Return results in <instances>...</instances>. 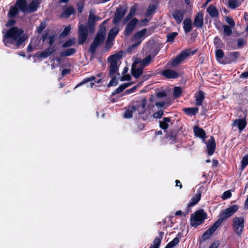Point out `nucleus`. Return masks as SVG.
I'll use <instances>...</instances> for the list:
<instances>
[{"label":"nucleus","instance_id":"obj_1","mask_svg":"<svg viewBox=\"0 0 248 248\" xmlns=\"http://www.w3.org/2000/svg\"><path fill=\"white\" fill-rule=\"evenodd\" d=\"M23 32L22 29L16 27L10 28L3 35L4 45L9 47L13 45L15 46L14 48H18L26 40Z\"/></svg>","mask_w":248,"mask_h":248},{"label":"nucleus","instance_id":"obj_2","mask_svg":"<svg viewBox=\"0 0 248 248\" xmlns=\"http://www.w3.org/2000/svg\"><path fill=\"white\" fill-rule=\"evenodd\" d=\"M122 56L123 52H119L108 58V61L109 62L108 66V75L109 76L114 77L118 73L119 67L121 63V59Z\"/></svg>","mask_w":248,"mask_h":248},{"label":"nucleus","instance_id":"obj_3","mask_svg":"<svg viewBox=\"0 0 248 248\" xmlns=\"http://www.w3.org/2000/svg\"><path fill=\"white\" fill-rule=\"evenodd\" d=\"M39 4V0H32L29 4L26 0H18L15 4L23 13H32L37 10Z\"/></svg>","mask_w":248,"mask_h":248},{"label":"nucleus","instance_id":"obj_4","mask_svg":"<svg viewBox=\"0 0 248 248\" xmlns=\"http://www.w3.org/2000/svg\"><path fill=\"white\" fill-rule=\"evenodd\" d=\"M106 31V27L100 25V29L90 48V52L92 53L93 54L95 52L96 48L104 42L105 39Z\"/></svg>","mask_w":248,"mask_h":248},{"label":"nucleus","instance_id":"obj_5","mask_svg":"<svg viewBox=\"0 0 248 248\" xmlns=\"http://www.w3.org/2000/svg\"><path fill=\"white\" fill-rule=\"evenodd\" d=\"M106 31V27L100 25V29L90 48V52L92 53L93 54L95 52L96 48L104 42L105 39Z\"/></svg>","mask_w":248,"mask_h":248},{"label":"nucleus","instance_id":"obj_6","mask_svg":"<svg viewBox=\"0 0 248 248\" xmlns=\"http://www.w3.org/2000/svg\"><path fill=\"white\" fill-rule=\"evenodd\" d=\"M238 209V206L237 205L230 206L220 213L219 218L215 222L219 226L223 221L233 215Z\"/></svg>","mask_w":248,"mask_h":248},{"label":"nucleus","instance_id":"obj_7","mask_svg":"<svg viewBox=\"0 0 248 248\" xmlns=\"http://www.w3.org/2000/svg\"><path fill=\"white\" fill-rule=\"evenodd\" d=\"M206 217V214L203 210H201L192 214L190 223L192 226L197 227L203 222Z\"/></svg>","mask_w":248,"mask_h":248},{"label":"nucleus","instance_id":"obj_8","mask_svg":"<svg viewBox=\"0 0 248 248\" xmlns=\"http://www.w3.org/2000/svg\"><path fill=\"white\" fill-rule=\"evenodd\" d=\"M195 53V51H192L190 49H186L182 51L174 59L170 62L171 67H175L190 55H193Z\"/></svg>","mask_w":248,"mask_h":248},{"label":"nucleus","instance_id":"obj_9","mask_svg":"<svg viewBox=\"0 0 248 248\" xmlns=\"http://www.w3.org/2000/svg\"><path fill=\"white\" fill-rule=\"evenodd\" d=\"M146 32L147 30L143 29L135 34L133 40L136 41V43L129 47L130 49L131 50L134 48L141 44V42L146 37Z\"/></svg>","mask_w":248,"mask_h":248},{"label":"nucleus","instance_id":"obj_10","mask_svg":"<svg viewBox=\"0 0 248 248\" xmlns=\"http://www.w3.org/2000/svg\"><path fill=\"white\" fill-rule=\"evenodd\" d=\"M244 220L242 217L233 218V228L234 231L238 235L241 234L244 229Z\"/></svg>","mask_w":248,"mask_h":248},{"label":"nucleus","instance_id":"obj_11","mask_svg":"<svg viewBox=\"0 0 248 248\" xmlns=\"http://www.w3.org/2000/svg\"><path fill=\"white\" fill-rule=\"evenodd\" d=\"M88 36V30L86 26L80 25L78 28V39L79 44H83L86 40Z\"/></svg>","mask_w":248,"mask_h":248},{"label":"nucleus","instance_id":"obj_12","mask_svg":"<svg viewBox=\"0 0 248 248\" xmlns=\"http://www.w3.org/2000/svg\"><path fill=\"white\" fill-rule=\"evenodd\" d=\"M139 62L138 60H136L134 63L132 64L131 72L132 74L135 78H139L141 76L143 73L144 67L139 64Z\"/></svg>","mask_w":248,"mask_h":248},{"label":"nucleus","instance_id":"obj_13","mask_svg":"<svg viewBox=\"0 0 248 248\" xmlns=\"http://www.w3.org/2000/svg\"><path fill=\"white\" fill-rule=\"evenodd\" d=\"M219 226L215 222L207 230H206L201 237V239L204 241L208 239L210 236L217 230Z\"/></svg>","mask_w":248,"mask_h":248},{"label":"nucleus","instance_id":"obj_14","mask_svg":"<svg viewBox=\"0 0 248 248\" xmlns=\"http://www.w3.org/2000/svg\"><path fill=\"white\" fill-rule=\"evenodd\" d=\"M126 12V9L124 7H119L116 10L113 19L114 24L118 23L122 19Z\"/></svg>","mask_w":248,"mask_h":248},{"label":"nucleus","instance_id":"obj_15","mask_svg":"<svg viewBox=\"0 0 248 248\" xmlns=\"http://www.w3.org/2000/svg\"><path fill=\"white\" fill-rule=\"evenodd\" d=\"M138 22V20L136 18H134L128 23L124 29V35L125 36H128L131 33L135 28Z\"/></svg>","mask_w":248,"mask_h":248},{"label":"nucleus","instance_id":"obj_16","mask_svg":"<svg viewBox=\"0 0 248 248\" xmlns=\"http://www.w3.org/2000/svg\"><path fill=\"white\" fill-rule=\"evenodd\" d=\"M207 146V152L209 155H212L216 148V142L214 138L211 137L210 139L206 142Z\"/></svg>","mask_w":248,"mask_h":248},{"label":"nucleus","instance_id":"obj_17","mask_svg":"<svg viewBox=\"0 0 248 248\" xmlns=\"http://www.w3.org/2000/svg\"><path fill=\"white\" fill-rule=\"evenodd\" d=\"M55 51V47L50 46L42 52H38L36 53V56L38 58H41L46 59L52 54Z\"/></svg>","mask_w":248,"mask_h":248},{"label":"nucleus","instance_id":"obj_18","mask_svg":"<svg viewBox=\"0 0 248 248\" xmlns=\"http://www.w3.org/2000/svg\"><path fill=\"white\" fill-rule=\"evenodd\" d=\"M99 19V17L94 16L93 11L90 12L89 16L88 21V26L90 29H92L94 28L95 22Z\"/></svg>","mask_w":248,"mask_h":248},{"label":"nucleus","instance_id":"obj_19","mask_svg":"<svg viewBox=\"0 0 248 248\" xmlns=\"http://www.w3.org/2000/svg\"><path fill=\"white\" fill-rule=\"evenodd\" d=\"M162 75L167 78L175 79L179 77V74L171 69H166L163 71Z\"/></svg>","mask_w":248,"mask_h":248},{"label":"nucleus","instance_id":"obj_20","mask_svg":"<svg viewBox=\"0 0 248 248\" xmlns=\"http://www.w3.org/2000/svg\"><path fill=\"white\" fill-rule=\"evenodd\" d=\"M185 15L184 10H175L172 13V16L178 24L180 23L183 20Z\"/></svg>","mask_w":248,"mask_h":248},{"label":"nucleus","instance_id":"obj_21","mask_svg":"<svg viewBox=\"0 0 248 248\" xmlns=\"http://www.w3.org/2000/svg\"><path fill=\"white\" fill-rule=\"evenodd\" d=\"M203 15L202 13L200 12L195 18L193 25L198 28H201L203 24Z\"/></svg>","mask_w":248,"mask_h":248},{"label":"nucleus","instance_id":"obj_22","mask_svg":"<svg viewBox=\"0 0 248 248\" xmlns=\"http://www.w3.org/2000/svg\"><path fill=\"white\" fill-rule=\"evenodd\" d=\"M232 124L234 126H237L239 132L241 133L246 126L247 122L244 119H236L234 121Z\"/></svg>","mask_w":248,"mask_h":248},{"label":"nucleus","instance_id":"obj_23","mask_svg":"<svg viewBox=\"0 0 248 248\" xmlns=\"http://www.w3.org/2000/svg\"><path fill=\"white\" fill-rule=\"evenodd\" d=\"M202 191L198 189L194 196L192 197L190 202L188 204L189 206H192L197 204L201 198Z\"/></svg>","mask_w":248,"mask_h":248},{"label":"nucleus","instance_id":"obj_24","mask_svg":"<svg viewBox=\"0 0 248 248\" xmlns=\"http://www.w3.org/2000/svg\"><path fill=\"white\" fill-rule=\"evenodd\" d=\"M196 105L197 106H202V101L205 98L204 93L202 91H199L195 94Z\"/></svg>","mask_w":248,"mask_h":248},{"label":"nucleus","instance_id":"obj_25","mask_svg":"<svg viewBox=\"0 0 248 248\" xmlns=\"http://www.w3.org/2000/svg\"><path fill=\"white\" fill-rule=\"evenodd\" d=\"M146 100L143 99L140 102L136 108L137 115L143 114L145 111Z\"/></svg>","mask_w":248,"mask_h":248},{"label":"nucleus","instance_id":"obj_26","mask_svg":"<svg viewBox=\"0 0 248 248\" xmlns=\"http://www.w3.org/2000/svg\"><path fill=\"white\" fill-rule=\"evenodd\" d=\"M194 132L195 135L201 139H202V141L205 142V139L206 138V134L205 131L198 126H195L194 127Z\"/></svg>","mask_w":248,"mask_h":248},{"label":"nucleus","instance_id":"obj_27","mask_svg":"<svg viewBox=\"0 0 248 248\" xmlns=\"http://www.w3.org/2000/svg\"><path fill=\"white\" fill-rule=\"evenodd\" d=\"M133 114L137 116L136 108L135 106L129 107L124 113V117L127 119L131 118L133 116Z\"/></svg>","mask_w":248,"mask_h":248},{"label":"nucleus","instance_id":"obj_28","mask_svg":"<svg viewBox=\"0 0 248 248\" xmlns=\"http://www.w3.org/2000/svg\"><path fill=\"white\" fill-rule=\"evenodd\" d=\"M170 123L172 124L171 119L168 117H164L162 121H159V126L162 129L166 130L169 127Z\"/></svg>","mask_w":248,"mask_h":248},{"label":"nucleus","instance_id":"obj_29","mask_svg":"<svg viewBox=\"0 0 248 248\" xmlns=\"http://www.w3.org/2000/svg\"><path fill=\"white\" fill-rule=\"evenodd\" d=\"M119 30L118 27H114L111 29L108 33V41L109 40H113L119 32Z\"/></svg>","mask_w":248,"mask_h":248},{"label":"nucleus","instance_id":"obj_30","mask_svg":"<svg viewBox=\"0 0 248 248\" xmlns=\"http://www.w3.org/2000/svg\"><path fill=\"white\" fill-rule=\"evenodd\" d=\"M183 24L185 33H187L192 30L191 21L190 19H186L183 22Z\"/></svg>","mask_w":248,"mask_h":248},{"label":"nucleus","instance_id":"obj_31","mask_svg":"<svg viewBox=\"0 0 248 248\" xmlns=\"http://www.w3.org/2000/svg\"><path fill=\"white\" fill-rule=\"evenodd\" d=\"M164 232H160L159 233V236L156 237L154 240L153 243L152 245V246L155 247L156 248H159V247L161 244V240L162 239L163 236Z\"/></svg>","mask_w":248,"mask_h":248},{"label":"nucleus","instance_id":"obj_32","mask_svg":"<svg viewBox=\"0 0 248 248\" xmlns=\"http://www.w3.org/2000/svg\"><path fill=\"white\" fill-rule=\"evenodd\" d=\"M152 59L151 55H148L143 59L142 61L140 59H137V60L139 62V64L143 66V67H144L150 64Z\"/></svg>","mask_w":248,"mask_h":248},{"label":"nucleus","instance_id":"obj_33","mask_svg":"<svg viewBox=\"0 0 248 248\" xmlns=\"http://www.w3.org/2000/svg\"><path fill=\"white\" fill-rule=\"evenodd\" d=\"M184 112L188 115H194L198 112V108H186L183 109Z\"/></svg>","mask_w":248,"mask_h":248},{"label":"nucleus","instance_id":"obj_34","mask_svg":"<svg viewBox=\"0 0 248 248\" xmlns=\"http://www.w3.org/2000/svg\"><path fill=\"white\" fill-rule=\"evenodd\" d=\"M207 12L209 13L210 16L212 17H216L218 16V13L216 8L213 6H210L207 9Z\"/></svg>","mask_w":248,"mask_h":248},{"label":"nucleus","instance_id":"obj_35","mask_svg":"<svg viewBox=\"0 0 248 248\" xmlns=\"http://www.w3.org/2000/svg\"><path fill=\"white\" fill-rule=\"evenodd\" d=\"M76 51V50L74 48H70L67 49L61 52L60 55L61 57H67L70 56L74 54Z\"/></svg>","mask_w":248,"mask_h":248},{"label":"nucleus","instance_id":"obj_36","mask_svg":"<svg viewBox=\"0 0 248 248\" xmlns=\"http://www.w3.org/2000/svg\"><path fill=\"white\" fill-rule=\"evenodd\" d=\"M75 10L73 7H69L65 9L62 14V16L65 18H68L70 15L74 13Z\"/></svg>","mask_w":248,"mask_h":248},{"label":"nucleus","instance_id":"obj_37","mask_svg":"<svg viewBox=\"0 0 248 248\" xmlns=\"http://www.w3.org/2000/svg\"><path fill=\"white\" fill-rule=\"evenodd\" d=\"M132 84V83L123 84L115 90V91L112 93V95H114L123 92L126 88L129 87Z\"/></svg>","mask_w":248,"mask_h":248},{"label":"nucleus","instance_id":"obj_38","mask_svg":"<svg viewBox=\"0 0 248 248\" xmlns=\"http://www.w3.org/2000/svg\"><path fill=\"white\" fill-rule=\"evenodd\" d=\"M18 8L15 5L11 7L8 13V16L10 17H15L18 12Z\"/></svg>","mask_w":248,"mask_h":248},{"label":"nucleus","instance_id":"obj_39","mask_svg":"<svg viewBox=\"0 0 248 248\" xmlns=\"http://www.w3.org/2000/svg\"><path fill=\"white\" fill-rule=\"evenodd\" d=\"M179 242V239L178 237L174 238L169 243L165 248H174Z\"/></svg>","mask_w":248,"mask_h":248},{"label":"nucleus","instance_id":"obj_40","mask_svg":"<svg viewBox=\"0 0 248 248\" xmlns=\"http://www.w3.org/2000/svg\"><path fill=\"white\" fill-rule=\"evenodd\" d=\"M136 10V7L135 6H133L131 8L128 15L124 19V23L128 21L133 17V16L135 14Z\"/></svg>","mask_w":248,"mask_h":248},{"label":"nucleus","instance_id":"obj_41","mask_svg":"<svg viewBox=\"0 0 248 248\" xmlns=\"http://www.w3.org/2000/svg\"><path fill=\"white\" fill-rule=\"evenodd\" d=\"M76 41V38H73L71 39H69L63 43V44L62 45V47L66 48V47H68L72 46L75 44Z\"/></svg>","mask_w":248,"mask_h":248},{"label":"nucleus","instance_id":"obj_42","mask_svg":"<svg viewBox=\"0 0 248 248\" xmlns=\"http://www.w3.org/2000/svg\"><path fill=\"white\" fill-rule=\"evenodd\" d=\"M223 56L224 52L221 49H218L216 51V57L218 62H221V59L223 58Z\"/></svg>","mask_w":248,"mask_h":248},{"label":"nucleus","instance_id":"obj_43","mask_svg":"<svg viewBox=\"0 0 248 248\" xmlns=\"http://www.w3.org/2000/svg\"><path fill=\"white\" fill-rule=\"evenodd\" d=\"M239 2L238 0H229V7L232 9H234L239 6Z\"/></svg>","mask_w":248,"mask_h":248},{"label":"nucleus","instance_id":"obj_44","mask_svg":"<svg viewBox=\"0 0 248 248\" xmlns=\"http://www.w3.org/2000/svg\"><path fill=\"white\" fill-rule=\"evenodd\" d=\"M230 59L232 61L235 62L239 56V53L238 52H232L229 54Z\"/></svg>","mask_w":248,"mask_h":248},{"label":"nucleus","instance_id":"obj_45","mask_svg":"<svg viewBox=\"0 0 248 248\" xmlns=\"http://www.w3.org/2000/svg\"><path fill=\"white\" fill-rule=\"evenodd\" d=\"M241 169L244 170L248 165V154L245 155L241 161Z\"/></svg>","mask_w":248,"mask_h":248},{"label":"nucleus","instance_id":"obj_46","mask_svg":"<svg viewBox=\"0 0 248 248\" xmlns=\"http://www.w3.org/2000/svg\"><path fill=\"white\" fill-rule=\"evenodd\" d=\"M95 79V77L94 76H92L91 77H90V78H85L84 79V80H82V82H81L80 83L78 84L75 87V88L78 87V86H80L83 84H84L88 82H91V81H93L94 79Z\"/></svg>","mask_w":248,"mask_h":248},{"label":"nucleus","instance_id":"obj_47","mask_svg":"<svg viewBox=\"0 0 248 248\" xmlns=\"http://www.w3.org/2000/svg\"><path fill=\"white\" fill-rule=\"evenodd\" d=\"M178 35V33L176 32H172L168 34L167 36L168 42H173L174 38Z\"/></svg>","mask_w":248,"mask_h":248},{"label":"nucleus","instance_id":"obj_48","mask_svg":"<svg viewBox=\"0 0 248 248\" xmlns=\"http://www.w3.org/2000/svg\"><path fill=\"white\" fill-rule=\"evenodd\" d=\"M223 27L224 32L226 35L230 36L232 33V31L230 26L228 25H224Z\"/></svg>","mask_w":248,"mask_h":248},{"label":"nucleus","instance_id":"obj_49","mask_svg":"<svg viewBox=\"0 0 248 248\" xmlns=\"http://www.w3.org/2000/svg\"><path fill=\"white\" fill-rule=\"evenodd\" d=\"M182 93V90L179 87H175L174 88L173 95L175 98H178L180 96Z\"/></svg>","mask_w":248,"mask_h":248},{"label":"nucleus","instance_id":"obj_50","mask_svg":"<svg viewBox=\"0 0 248 248\" xmlns=\"http://www.w3.org/2000/svg\"><path fill=\"white\" fill-rule=\"evenodd\" d=\"M156 8V6L155 4L150 5L148 7L147 15L149 16L153 14Z\"/></svg>","mask_w":248,"mask_h":248},{"label":"nucleus","instance_id":"obj_51","mask_svg":"<svg viewBox=\"0 0 248 248\" xmlns=\"http://www.w3.org/2000/svg\"><path fill=\"white\" fill-rule=\"evenodd\" d=\"M46 27V22H41L40 25L37 27V32L39 33H41Z\"/></svg>","mask_w":248,"mask_h":248},{"label":"nucleus","instance_id":"obj_52","mask_svg":"<svg viewBox=\"0 0 248 248\" xmlns=\"http://www.w3.org/2000/svg\"><path fill=\"white\" fill-rule=\"evenodd\" d=\"M70 30H71L70 26H69L65 27V29H64V30L63 31L61 34V36L64 37V36H66L67 35H68L69 34Z\"/></svg>","mask_w":248,"mask_h":248},{"label":"nucleus","instance_id":"obj_53","mask_svg":"<svg viewBox=\"0 0 248 248\" xmlns=\"http://www.w3.org/2000/svg\"><path fill=\"white\" fill-rule=\"evenodd\" d=\"M163 115V111L162 110H160L159 111L155 113L153 115V117L154 118L160 119L161 118Z\"/></svg>","mask_w":248,"mask_h":248},{"label":"nucleus","instance_id":"obj_54","mask_svg":"<svg viewBox=\"0 0 248 248\" xmlns=\"http://www.w3.org/2000/svg\"><path fill=\"white\" fill-rule=\"evenodd\" d=\"M78 10L79 13H81L84 7V3L83 1H79L77 3Z\"/></svg>","mask_w":248,"mask_h":248},{"label":"nucleus","instance_id":"obj_55","mask_svg":"<svg viewBox=\"0 0 248 248\" xmlns=\"http://www.w3.org/2000/svg\"><path fill=\"white\" fill-rule=\"evenodd\" d=\"M232 196V193L230 191H225L222 196V198L223 199H227L228 198H229L231 197Z\"/></svg>","mask_w":248,"mask_h":248},{"label":"nucleus","instance_id":"obj_56","mask_svg":"<svg viewBox=\"0 0 248 248\" xmlns=\"http://www.w3.org/2000/svg\"><path fill=\"white\" fill-rule=\"evenodd\" d=\"M112 79L109 81L108 83V86H113L117 85V81L115 76L111 77Z\"/></svg>","mask_w":248,"mask_h":248},{"label":"nucleus","instance_id":"obj_57","mask_svg":"<svg viewBox=\"0 0 248 248\" xmlns=\"http://www.w3.org/2000/svg\"><path fill=\"white\" fill-rule=\"evenodd\" d=\"M48 39L49 40L48 44L50 46L53 45V44L54 43V42L55 41V40H56L55 36L54 35L49 36L48 37Z\"/></svg>","mask_w":248,"mask_h":248},{"label":"nucleus","instance_id":"obj_58","mask_svg":"<svg viewBox=\"0 0 248 248\" xmlns=\"http://www.w3.org/2000/svg\"><path fill=\"white\" fill-rule=\"evenodd\" d=\"M246 43L245 41L243 38H239L237 40V45L239 47H242Z\"/></svg>","mask_w":248,"mask_h":248},{"label":"nucleus","instance_id":"obj_59","mask_svg":"<svg viewBox=\"0 0 248 248\" xmlns=\"http://www.w3.org/2000/svg\"><path fill=\"white\" fill-rule=\"evenodd\" d=\"M131 79V77L129 74L127 75H123L122 77L121 78V81H125V80H129Z\"/></svg>","mask_w":248,"mask_h":248},{"label":"nucleus","instance_id":"obj_60","mask_svg":"<svg viewBox=\"0 0 248 248\" xmlns=\"http://www.w3.org/2000/svg\"><path fill=\"white\" fill-rule=\"evenodd\" d=\"M221 41L219 37H216L214 39V43L217 45V46H219L221 45Z\"/></svg>","mask_w":248,"mask_h":248},{"label":"nucleus","instance_id":"obj_61","mask_svg":"<svg viewBox=\"0 0 248 248\" xmlns=\"http://www.w3.org/2000/svg\"><path fill=\"white\" fill-rule=\"evenodd\" d=\"M226 22L232 26H234L235 25L234 22L232 18L227 17Z\"/></svg>","mask_w":248,"mask_h":248},{"label":"nucleus","instance_id":"obj_62","mask_svg":"<svg viewBox=\"0 0 248 248\" xmlns=\"http://www.w3.org/2000/svg\"><path fill=\"white\" fill-rule=\"evenodd\" d=\"M165 105V103L163 102H158L155 103V106L158 108H161Z\"/></svg>","mask_w":248,"mask_h":248},{"label":"nucleus","instance_id":"obj_63","mask_svg":"<svg viewBox=\"0 0 248 248\" xmlns=\"http://www.w3.org/2000/svg\"><path fill=\"white\" fill-rule=\"evenodd\" d=\"M240 78H248V71H246V72H244L243 73H242L240 76Z\"/></svg>","mask_w":248,"mask_h":248},{"label":"nucleus","instance_id":"obj_64","mask_svg":"<svg viewBox=\"0 0 248 248\" xmlns=\"http://www.w3.org/2000/svg\"><path fill=\"white\" fill-rule=\"evenodd\" d=\"M219 244L217 242H214L212 244V245L209 247V248H217Z\"/></svg>","mask_w":248,"mask_h":248}]
</instances>
